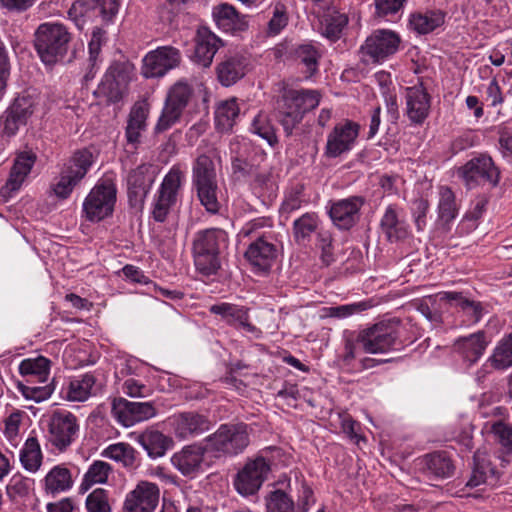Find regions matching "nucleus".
Wrapping results in <instances>:
<instances>
[{
    "instance_id": "33",
    "label": "nucleus",
    "mask_w": 512,
    "mask_h": 512,
    "mask_svg": "<svg viewBox=\"0 0 512 512\" xmlns=\"http://www.w3.org/2000/svg\"><path fill=\"white\" fill-rule=\"evenodd\" d=\"M445 298L451 305L460 308L464 315L472 322H479L483 315L488 312V305L480 301L471 299L462 292H445Z\"/></svg>"
},
{
    "instance_id": "21",
    "label": "nucleus",
    "mask_w": 512,
    "mask_h": 512,
    "mask_svg": "<svg viewBox=\"0 0 512 512\" xmlns=\"http://www.w3.org/2000/svg\"><path fill=\"white\" fill-rule=\"evenodd\" d=\"M248 66L249 59L244 54L228 52L216 65L217 79L222 86H232L246 75Z\"/></svg>"
},
{
    "instance_id": "14",
    "label": "nucleus",
    "mask_w": 512,
    "mask_h": 512,
    "mask_svg": "<svg viewBox=\"0 0 512 512\" xmlns=\"http://www.w3.org/2000/svg\"><path fill=\"white\" fill-rule=\"evenodd\" d=\"M270 472V463L263 456H258L248 461L244 467L236 474L234 487L242 496H251L256 494Z\"/></svg>"
},
{
    "instance_id": "31",
    "label": "nucleus",
    "mask_w": 512,
    "mask_h": 512,
    "mask_svg": "<svg viewBox=\"0 0 512 512\" xmlns=\"http://www.w3.org/2000/svg\"><path fill=\"white\" fill-rule=\"evenodd\" d=\"M459 204L456 196L448 186H440L438 189L437 222L445 231L450 229V224L459 213Z\"/></svg>"
},
{
    "instance_id": "46",
    "label": "nucleus",
    "mask_w": 512,
    "mask_h": 512,
    "mask_svg": "<svg viewBox=\"0 0 512 512\" xmlns=\"http://www.w3.org/2000/svg\"><path fill=\"white\" fill-rule=\"evenodd\" d=\"M217 181L215 164L207 154H200L193 162L192 184Z\"/></svg>"
},
{
    "instance_id": "24",
    "label": "nucleus",
    "mask_w": 512,
    "mask_h": 512,
    "mask_svg": "<svg viewBox=\"0 0 512 512\" xmlns=\"http://www.w3.org/2000/svg\"><path fill=\"white\" fill-rule=\"evenodd\" d=\"M206 451L207 446L186 445L171 457V463L183 476L193 478L202 471Z\"/></svg>"
},
{
    "instance_id": "45",
    "label": "nucleus",
    "mask_w": 512,
    "mask_h": 512,
    "mask_svg": "<svg viewBox=\"0 0 512 512\" xmlns=\"http://www.w3.org/2000/svg\"><path fill=\"white\" fill-rule=\"evenodd\" d=\"M272 226L273 222L270 218L258 217L246 222L240 229L238 237L241 240L249 239L251 241L273 237L270 231Z\"/></svg>"
},
{
    "instance_id": "57",
    "label": "nucleus",
    "mask_w": 512,
    "mask_h": 512,
    "mask_svg": "<svg viewBox=\"0 0 512 512\" xmlns=\"http://www.w3.org/2000/svg\"><path fill=\"white\" fill-rule=\"evenodd\" d=\"M379 304V301L374 298H369L367 300L341 305L337 307L329 308V316L337 317V318H345L355 313H360L372 307H375Z\"/></svg>"
},
{
    "instance_id": "18",
    "label": "nucleus",
    "mask_w": 512,
    "mask_h": 512,
    "mask_svg": "<svg viewBox=\"0 0 512 512\" xmlns=\"http://www.w3.org/2000/svg\"><path fill=\"white\" fill-rule=\"evenodd\" d=\"M118 12L117 0H77L68 10V17L78 28H82L85 18L100 16L103 20H111Z\"/></svg>"
},
{
    "instance_id": "56",
    "label": "nucleus",
    "mask_w": 512,
    "mask_h": 512,
    "mask_svg": "<svg viewBox=\"0 0 512 512\" xmlns=\"http://www.w3.org/2000/svg\"><path fill=\"white\" fill-rule=\"evenodd\" d=\"M289 15L286 6L283 3H276L273 6L272 16L267 24L268 36L279 35L288 25Z\"/></svg>"
},
{
    "instance_id": "53",
    "label": "nucleus",
    "mask_w": 512,
    "mask_h": 512,
    "mask_svg": "<svg viewBox=\"0 0 512 512\" xmlns=\"http://www.w3.org/2000/svg\"><path fill=\"white\" fill-rule=\"evenodd\" d=\"M347 22L348 19L344 14L335 13L327 15L321 24V34L331 41H336L340 38Z\"/></svg>"
},
{
    "instance_id": "19",
    "label": "nucleus",
    "mask_w": 512,
    "mask_h": 512,
    "mask_svg": "<svg viewBox=\"0 0 512 512\" xmlns=\"http://www.w3.org/2000/svg\"><path fill=\"white\" fill-rule=\"evenodd\" d=\"M359 129L360 126L350 120L336 124L327 135L324 155L328 158H337L349 152L356 143Z\"/></svg>"
},
{
    "instance_id": "37",
    "label": "nucleus",
    "mask_w": 512,
    "mask_h": 512,
    "mask_svg": "<svg viewBox=\"0 0 512 512\" xmlns=\"http://www.w3.org/2000/svg\"><path fill=\"white\" fill-rule=\"evenodd\" d=\"M36 156L31 152H23L14 160L6 188L9 191H17L22 186L28 174L35 164Z\"/></svg>"
},
{
    "instance_id": "23",
    "label": "nucleus",
    "mask_w": 512,
    "mask_h": 512,
    "mask_svg": "<svg viewBox=\"0 0 512 512\" xmlns=\"http://www.w3.org/2000/svg\"><path fill=\"white\" fill-rule=\"evenodd\" d=\"M380 229L391 243L405 240L410 235L404 211L395 204H390L385 208L380 220Z\"/></svg>"
},
{
    "instance_id": "48",
    "label": "nucleus",
    "mask_w": 512,
    "mask_h": 512,
    "mask_svg": "<svg viewBox=\"0 0 512 512\" xmlns=\"http://www.w3.org/2000/svg\"><path fill=\"white\" fill-rule=\"evenodd\" d=\"M111 470L112 468L107 462L94 461L84 474L80 489L86 491L95 484L106 483Z\"/></svg>"
},
{
    "instance_id": "36",
    "label": "nucleus",
    "mask_w": 512,
    "mask_h": 512,
    "mask_svg": "<svg viewBox=\"0 0 512 512\" xmlns=\"http://www.w3.org/2000/svg\"><path fill=\"white\" fill-rule=\"evenodd\" d=\"M321 228V220L317 213H304L293 221L294 240L299 245H306L310 242L312 235L317 234Z\"/></svg>"
},
{
    "instance_id": "7",
    "label": "nucleus",
    "mask_w": 512,
    "mask_h": 512,
    "mask_svg": "<svg viewBox=\"0 0 512 512\" xmlns=\"http://www.w3.org/2000/svg\"><path fill=\"white\" fill-rule=\"evenodd\" d=\"M94 160V155L89 149L85 148L74 152L65 163L60 178L53 187L55 195L66 199L74 187L85 177Z\"/></svg>"
},
{
    "instance_id": "25",
    "label": "nucleus",
    "mask_w": 512,
    "mask_h": 512,
    "mask_svg": "<svg viewBox=\"0 0 512 512\" xmlns=\"http://www.w3.org/2000/svg\"><path fill=\"white\" fill-rule=\"evenodd\" d=\"M278 249L273 237L257 239L250 242L245 252L248 262L258 271L266 272L274 265Z\"/></svg>"
},
{
    "instance_id": "12",
    "label": "nucleus",
    "mask_w": 512,
    "mask_h": 512,
    "mask_svg": "<svg viewBox=\"0 0 512 512\" xmlns=\"http://www.w3.org/2000/svg\"><path fill=\"white\" fill-rule=\"evenodd\" d=\"M459 175L468 189L484 185L494 187L500 179L498 168L492 158L486 154H481L469 160L459 169Z\"/></svg>"
},
{
    "instance_id": "55",
    "label": "nucleus",
    "mask_w": 512,
    "mask_h": 512,
    "mask_svg": "<svg viewBox=\"0 0 512 512\" xmlns=\"http://www.w3.org/2000/svg\"><path fill=\"white\" fill-rule=\"evenodd\" d=\"M85 507L87 512H111L109 491L103 488L94 489L86 497Z\"/></svg>"
},
{
    "instance_id": "43",
    "label": "nucleus",
    "mask_w": 512,
    "mask_h": 512,
    "mask_svg": "<svg viewBox=\"0 0 512 512\" xmlns=\"http://www.w3.org/2000/svg\"><path fill=\"white\" fill-rule=\"evenodd\" d=\"M473 470L467 486L474 488L494 478V469L485 452L477 450L473 456Z\"/></svg>"
},
{
    "instance_id": "28",
    "label": "nucleus",
    "mask_w": 512,
    "mask_h": 512,
    "mask_svg": "<svg viewBox=\"0 0 512 512\" xmlns=\"http://www.w3.org/2000/svg\"><path fill=\"white\" fill-rule=\"evenodd\" d=\"M149 108L145 102H136L128 115L125 138L130 151L134 152L141 143V134L146 130Z\"/></svg>"
},
{
    "instance_id": "44",
    "label": "nucleus",
    "mask_w": 512,
    "mask_h": 512,
    "mask_svg": "<svg viewBox=\"0 0 512 512\" xmlns=\"http://www.w3.org/2000/svg\"><path fill=\"white\" fill-rule=\"evenodd\" d=\"M147 171L148 168L141 165L129 173L127 185L130 197L134 196L142 200L148 194L153 181L147 175Z\"/></svg>"
},
{
    "instance_id": "2",
    "label": "nucleus",
    "mask_w": 512,
    "mask_h": 512,
    "mask_svg": "<svg viewBox=\"0 0 512 512\" xmlns=\"http://www.w3.org/2000/svg\"><path fill=\"white\" fill-rule=\"evenodd\" d=\"M71 40L65 25L59 22L41 23L34 33L35 49L45 64H54L62 59Z\"/></svg>"
},
{
    "instance_id": "64",
    "label": "nucleus",
    "mask_w": 512,
    "mask_h": 512,
    "mask_svg": "<svg viewBox=\"0 0 512 512\" xmlns=\"http://www.w3.org/2000/svg\"><path fill=\"white\" fill-rule=\"evenodd\" d=\"M491 432L505 452H512V426L499 421L492 425Z\"/></svg>"
},
{
    "instance_id": "49",
    "label": "nucleus",
    "mask_w": 512,
    "mask_h": 512,
    "mask_svg": "<svg viewBox=\"0 0 512 512\" xmlns=\"http://www.w3.org/2000/svg\"><path fill=\"white\" fill-rule=\"evenodd\" d=\"M296 60L306 67L308 76H312L318 70V61L321 57L319 49L312 43L299 45L294 52Z\"/></svg>"
},
{
    "instance_id": "41",
    "label": "nucleus",
    "mask_w": 512,
    "mask_h": 512,
    "mask_svg": "<svg viewBox=\"0 0 512 512\" xmlns=\"http://www.w3.org/2000/svg\"><path fill=\"white\" fill-rule=\"evenodd\" d=\"M19 460L22 467L30 473H36L40 469L43 453L36 437H28L26 439L19 451Z\"/></svg>"
},
{
    "instance_id": "17",
    "label": "nucleus",
    "mask_w": 512,
    "mask_h": 512,
    "mask_svg": "<svg viewBox=\"0 0 512 512\" xmlns=\"http://www.w3.org/2000/svg\"><path fill=\"white\" fill-rule=\"evenodd\" d=\"M111 413L118 423L131 427L155 417L157 410L153 402H133L120 397L113 400Z\"/></svg>"
},
{
    "instance_id": "42",
    "label": "nucleus",
    "mask_w": 512,
    "mask_h": 512,
    "mask_svg": "<svg viewBox=\"0 0 512 512\" xmlns=\"http://www.w3.org/2000/svg\"><path fill=\"white\" fill-rule=\"evenodd\" d=\"M45 490L52 495L68 491L73 486L71 472L68 468L54 466L45 476Z\"/></svg>"
},
{
    "instance_id": "1",
    "label": "nucleus",
    "mask_w": 512,
    "mask_h": 512,
    "mask_svg": "<svg viewBox=\"0 0 512 512\" xmlns=\"http://www.w3.org/2000/svg\"><path fill=\"white\" fill-rule=\"evenodd\" d=\"M321 93L315 89H285L278 101L277 117L286 136H291L306 113L318 107Z\"/></svg>"
},
{
    "instance_id": "9",
    "label": "nucleus",
    "mask_w": 512,
    "mask_h": 512,
    "mask_svg": "<svg viewBox=\"0 0 512 512\" xmlns=\"http://www.w3.org/2000/svg\"><path fill=\"white\" fill-rule=\"evenodd\" d=\"M184 175L179 167L173 166L165 175L154 196L151 215L157 222H164L176 205Z\"/></svg>"
},
{
    "instance_id": "22",
    "label": "nucleus",
    "mask_w": 512,
    "mask_h": 512,
    "mask_svg": "<svg viewBox=\"0 0 512 512\" xmlns=\"http://www.w3.org/2000/svg\"><path fill=\"white\" fill-rule=\"evenodd\" d=\"M364 198L351 196L333 202L329 216L333 224L340 230H349L359 221L360 209L364 205Z\"/></svg>"
},
{
    "instance_id": "29",
    "label": "nucleus",
    "mask_w": 512,
    "mask_h": 512,
    "mask_svg": "<svg viewBox=\"0 0 512 512\" xmlns=\"http://www.w3.org/2000/svg\"><path fill=\"white\" fill-rule=\"evenodd\" d=\"M212 16L217 27L227 33L245 31L249 25L247 16L240 14L233 5L228 3L215 6Z\"/></svg>"
},
{
    "instance_id": "54",
    "label": "nucleus",
    "mask_w": 512,
    "mask_h": 512,
    "mask_svg": "<svg viewBox=\"0 0 512 512\" xmlns=\"http://www.w3.org/2000/svg\"><path fill=\"white\" fill-rule=\"evenodd\" d=\"M491 363L496 369L512 366V333L499 342L491 357Z\"/></svg>"
},
{
    "instance_id": "61",
    "label": "nucleus",
    "mask_w": 512,
    "mask_h": 512,
    "mask_svg": "<svg viewBox=\"0 0 512 512\" xmlns=\"http://www.w3.org/2000/svg\"><path fill=\"white\" fill-rule=\"evenodd\" d=\"M429 203L426 199L419 198L413 201L411 214L417 232H423L427 226V214Z\"/></svg>"
},
{
    "instance_id": "20",
    "label": "nucleus",
    "mask_w": 512,
    "mask_h": 512,
    "mask_svg": "<svg viewBox=\"0 0 512 512\" xmlns=\"http://www.w3.org/2000/svg\"><path fill=\"white\" fill-rule=\"evenodd\" d=\"M181 61L180 51L172 46H162L150 51L143 59L142 74L146 78L164 76Z\"/></svg>"
},
{
    "instance_id": "27",
    "label": "nucleus",
    "mask_w": 512,
    "mask_h": 512,
    "mask_svg": "<svg viewBox=\"0 0 512 512\" xmlns=\"http://www.w3.org/2000/svg\"><path fill=\"white\" fill-rule=\"evenodd\" d=\"M406 113L409 120L415 124H422L428 117L431 97L422 84L406 88Z\"/></svg>"
},
{
    "instance_id": "60",
    "label": "nucleus",
    "mask_w": 512,
    "mask_h": 512,
    "mask_svg": "<svg viewBox=\"0 0 512 512\" xmlns=\"http://www.w3.org/2000/svg\"><path fill=\"white\" fill-rule=\"evenodd\" d=\"M210 312L216 315H221L227 321L239 320L245 316L244 311L236 305L230 303L215 304L210 307ZM244 327L249 331L253 330L254 327L251 324L241 322Z\"/></svg>"
},
{
    "instance_id": "40",
    "label": "nucleus",
    "mask_w": 512,
    "mask_h": 512,
    "mask_svg": "<svg viewBox=\"0 0 512 512\" xmlns=\"http://www.w3.org/2000/svg\"><path fill=\"white\" fill-rule=\"evenodd\" d=\"M444 23L441 11L414 12L409 16V28L418 34H428Z\"/></svg>"
},
{
    "instance_id": "8",
    "label": "nucleus",
    "mask_w": 512,
    "mask_h": 512,
    "mask_svg": "<svg viewBox=\"0 0 512 512\" xmlns=\"http://www.w3.org/2000/svg\"><path fill=\"white\" fill-rule=\"evenodd\" d=\"M132 76L133 67L130 64L115 62L107 69L94 95L107 103H117L127 94Z\"/></svg>"
},
{
    "instance_id": "32",
    "label": "nucleus",
    "mask_w": 512,
    "mask_h": 512,
    "mask_svg": "<svg viewBox=\"0 0 512 512\" xmlns=\"http://www.w3.org/2000/svg\"><path fill=\"white\" fill-rule=\"evenodd\" d=\"M489 341L484 331H478L467 337L459 338L454 343V349L462 355V357L473 364L477 362L483 355Z\"/></svg>"
},
{
    "instance_id": "58",
    "label": "nucleus",
    "mask_w": 512,
    "mask_h": 512,
    "mask_svg": "<svg viewBox=\"0 0 512 512\" xmlns=\"http://www.w3.org/2000/svg\"><path fill=\"white\" fill-rule=\"evenodd\" d=\"M35 104V97L32 94L25 92L14 100L8 110L10 113L16 115L18 120L23 119L24 121H27L34 111Z\"/></svg>"
},
{
    "instance_id": "59",
    "label": "nucleus",
    "mask_w": 512,
    "mask_h": 512,
    "mask_svg": "<svg viewBox=\"0 0 512 512\" xmlns=\"http://www.w3.org/2000/svg\"><path fill=\"white\" fill-rule=\"evenodd\" d=\"M487 200L484 197L476 199L472 204L471 209L463 216L460 227L465 229L466 232L473 231L477 228L478 220L486 211Z\"/></svg>"
},
{
    "instance_id": "10",
    "label": "nucleus",
    "mask_w": 512,
    "mask_h": 512,
    "mask_svg": "<svg viewBox=\"0 0 512 512\" xmlns=\"http://www.w3.org/2000/svg\"><path fill=\"white\" fill-rule=\"evenodd\" d=\"M192 95L193 89L186 81H178L169 89L161 115L154 128L156 133L170 129L180 120Z\"/></svg>"
},
{
    "instance_id": "16",
    "label": "nucleus",
    "mask_w": 512,
    "mask_h": 512,
    "mask_svg": "<svg viewBox=\"0 0 512 512\" xmlns=\"http://www.w3.org/2000/svg\"><path fill=\"white\" fill-rule=\"evenodd\" d=\"M174 436L179 440L196 438L211 428V421L206 415L196 411L176 413L167 420Z\"/></svg>"
},
{
    "instance_id": "63",
    "label": "nucleus",
    "mask_w": 512,
    "mask_h": 512,
    "mask_svg": "<svg viewBox=\"0 0 512 512\" xmlns=\"http://www.w3.org/2000/svg\"><path fill=\"white\" fill-rule=\"evenodd\" d=\"M407 0H375V15L380 18L395 17Z\"/></svg>"
},
{
    "instance_id": "34",
    "label": "nucleus",
    "mask_w": 512,
    "mask_h": 512,
    "mask_svg": "<svg viewBox=\"0 0 512 512\" xmlns=\"http://www.w3.org/2000/svg\"><path fill=\"white\" fill-rule=\"evenodd\" d=\"M137 441L153 459L164 456L173 445L172 438L157 430H146L138 436Z\"/></svg>"
},
{
    "instance_id": "30",
    "label": "nucleus",
    "mask_w": 512,
    "mask_h": 512,
    "mask_svg": "<svg viewBox=\"0 0 512 512\" xmlns=\"http://www.w3.org/2000/svg\"><path fill=\"white\" fill-rule=\"evenodd\" d=\"M421 470L430 479H445L453 475L455 466L446 452H434L421 460Z\"/></svg>"
},
{
    "instance_id": "38",
    "label": "nucleus",
    "mask_w": 512,
    "mask_h": 512,
    "mask_svg": "<svg viewBox=\"0 0 512 512\" xmlns=\"http://www.w3.org/2000/svg\"><path fill=\"white\" fill-rule=\"evenodd\" d=\"M240 114V107L236 98L221 101L214 113L215 127L219 132H229Z\"/></svg>"
},
{
    "instance_id": "39",
    "label": "nucleus",
    "mask_w": 512,
    "mask_h": 512,
    "mask_svg": "<svg viewBox=\"0 0 512 512\" xmlns=\"http://www.w3.org/2000/svg\"><path fill=\"white\" fill-rule=\"evenodd\" d=\"M51 361L44 357L27 358L20 362L19 373L27 377L28 382L36 381L44 383L50 375Z\"/></svg>"
},
{
    "instance_id": "4",
    "label": "nucleus",
    "mask_w": 512,
    "mask_h": 512,
    "mask_svg": "<svg viewBox=\"0 0 512 512\" xmlns=\"http://www.w3.org/2000/svg\"><path fill=\"white\" fill-rule=\"evenodd\" d=\"M45 438L58 452L66 451L78 438L80 424L70 411L56 410L44 421Z\"/></svg>"
},
{
    "instance_id": "62",
    "label": "nucleus",
    "mask_w": 512,
    "mask_h": 512,
    "mask_svg": "<svg viewBox=\"0 0 512 512\" xmlns=\"http://www.w3.org/2000/svg\"><path fill=\"white\" fill-rule=\"evenodd\" d=\"M316 246L321 250L322 262L329 265L333 260V238L330 231L323 228L318 231Z\"/></svg>"
},
{
    "instance_id": "15",
    "label": "nucleus",
    "mask_w": 512,
    "mask_h": 512,
    "mask_svg": "<svg viewBox=\"0 0 512 512\" xmlns=\"http://www.w3.org/2000/svg\"><path fill=\"white\" fill-rule=\"evenodd\" d=\"M160 499L159 486L150 481H139L124 498L121 512H155Z\"/></svg>"
},
{
    "instance_id": "6",
    "label": "nucleus",
    "mask_w": 512,
    "mask_h": 512,
    "mask_svg": "<svg viewBox=\"0 0 512 512\" xmlns=\"http://www.w3.org/2000/svg\"><path fill=\"white\" fill-rule=\"evenodd\" d=\"M117 189L110 178L100 179L91 189L82 205L85 218L99 222L112 215L116 203Z\"/></svg>"
},
{
    "instance_id": "11",
    "label": "nucleus",
    "mask_w": 512,
    "mask_h": 512,
    "mask_svg": "<svg viewBox=\"0 0 512 512\" xmlns=\"http://www.w3.org/2000/svg\"><path fill=\"white\" fill-rule=\"evenodd\" d=\"M401 37L388 29L375 30L360 48L363 62L380 64L393 56L400 47Z\"/></svg>"
},
{
    "instance_id": "3",
    "label": "nucleus",
    "mask_w": 512,
    "mask_h": 512,
    "mask_svg": "<svg viewBox=\"0 0 512 512\" xmlns=\"http://www.w3.org/2000/svg\"><path fill=\"white\" fill-rule=\"evenodd\" d=\"M227 233L218 228L199 231L193 241L196 268L204 274L214 273L220 266L219 253L226 245Z\"/></svg>"
},
{
    "instance_id": "5",
    "label": "nucleus",
    "mask_w": 512,
    "mask_h": 512,
    "mask_svg": "<svg viewBox=\"0 0 512 512\" xmlns=\"http://www.w3.org/2000/svg\"><path fill=\"white\" fill-rule=\"evenodd\" d=\"M204 441L207 450L216 453L217 456L237 455L249 445V427L245 423L222 424Z\"/></svg>"
},
{
    "instance_id": "47",
    "label": "nucleus",
    "mask_w": 512,
    "mask_h": 512,
    "mask_svg": "<svg viewBox=\"0 0 512 512\" xmlns=\"http://www.w3.org/2000/svg\"><path fill=\"white\" fill-rule=\"evenodd\" d=\"M193 187L206 211L212 214L217 213L220 209L217 181L193 184Z\"/></svg>"
},
{
    "instance_id": "35",
    "label": "nucleus",
    "mask_w": 512,
    "mask_h": 512,
    "mask_svg": "<svg viewBox=\"0 0 512 512\" xmlns=\"http://www.w3.org/2000/svg\"><path fill=\"white\" fill-rule=\"evenodd\" d=\"M97 378L92 373L73 377L66 391V398L73 402H84L96 393Z\"/></svg>"
},
{
    "instance_id": "13",
    "label": "nucleus",
    "mask_w": 512,
    "mask_h": 512,
    "mask_svg": "<svg viewBox=\"0 0 512 512\" xmlns=\"http://www.w3.org/2000/svg\"><path fill=\"white\" fill-rule=\"evenodd\" d=\"M398 341L395 325L379 322L363 329L357 336V342L366 353L378 354L393 350Z\"/></svg>"
},
{
    "instance_id": "26",
    "label": "nucleus",
    "mask_w": 512,
    "mask_h": 512,
    "mask_svg": "<svg viewBox=\"0 0 512 512\" xmlns=\"http://www.w3.org/2000/svg\"><path fill=\"white\" fill-rule=\"evenodd\" d=\"M223 46L222 40L206 27L197 30L195 37L194 61L204 67L211 66L214 56L220 47Z\"/></svg>"
},
{
    "instance_id": "51",
    "label": "nucleus",
    "mask_w": 512,
    "mask_h": 512,
    "mask_svg": "<svg viewBox=\"0 0 512 512\" xmlns=\"http://www.w3.org/2000/svg\"><path fill=\"white\" fill-rule=\"evenodd\" d=\"M250 131L263 138L270 146L278 142L275 129L269 116L264 112H259L252 120Z\"/></svg>"
},
{
    "instance_id": "52",
    "label": "nucleus",
    "mask_w": 512,
    "mask_h": 512,
    "mask_svg": "<svg viewBox=\"0 0 512 512\" xmlns=\"http://www.w3.org/2000/svg\"><path fill=\"white\" fill-rule=\"evenodd\" d=\"M266 512H297L293 499L283 490L276 489L266 497Z\"/></svg>"
},
{
    "instance_id": "50",
    "label": "nucleus",
    "mask_w": 512,
    "mask_h": 512,
    "mask_svg": "<svg viewBox=\"0 0 512 512\" xmlns=\"http://www.w3.org/2000/svg\"><path fill=\"white\" fill-rule=\"evenodd\" d=\"M102 456L122 463L125 467H133L135 464V450L127 443L111 444L102 452Z\"/></svg>"
}]
</instances>
